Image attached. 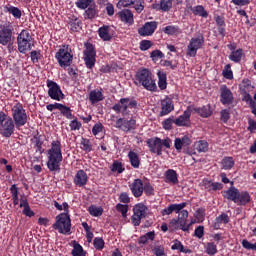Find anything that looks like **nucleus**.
Segmentation results:
<instances>
[{
    "instance_id": "72a5a7b5",
    "label": "nucleus",
    "mask_w": 256,
    "mask_h": 256,
    "mask_svg": "<svg viewBox=\"0 0 256 256\" xmlns=\"http://www.w3.org/2000/svg\"><path fill=\"white\" fill-rule=\"evenodd\" d=\"M111 26L109 25H103L98 29V35L102 41H111L113 39V36L111 35Z\"/></svg>"
},
{
    "instance_id": "864d4df0",
    "label": "nucleus",
    "mask_w": 256,
    "mask_h": 256,
    "mask_svg": "<svg viewBox=\"0 0 256 256\" xmlns=\"http://www.w3.org/2000/svg\"><path fill=\"white\" fill-rule=\"evenodd\" d=\"M150 59L153 63H157L160 59H165V54L161 50L156 49L150 53Z\"/></svg>"
},
{
    "instance_id": "b1692460",
    "label": "nucleus",
    "mask_w": 256,
    "mask_h": 256,
    "mask_svg": "<svg viewBox=\"0 0 256 256\" xmlns=\"http://www.w3.org/2000/svg\"><path fill=\"white\" fill-rule=\"evenodd\" d=\"M91 105H97V103H101V101L105 100V95L103 94V88H96L89 92L88 97Z\"/></svg>"
},
{
    "instance_id": "bf43d9fd",
    "label": "nucleus",
    "mask_w": 256,
    "mask_h": 256,
    "mask_svg": "<svg viewBox=\"0 0 256 256\" xmlns=\"http://www.w3.org/2000/svg\"><path fill=\"white\" fill-rule=\"evenodd\" d=\"M93 245L97 251H101L102 249H105V240L101 237H96L93 240Z\"/></svg>"
},
{
    "instance_id": "c03bdc74",
    "label": "nucleus",
    "mask_w": 256,
    "mask_h": 256,
    "mask_svg": "<svg viewBox=\"0 0 256 256\" xmlns=\"http://www.w3.org/2000/svg\"><path fill=\"white\" fill-rule=\"evenodd\" d=\"M243 55V49L239 48L236 51L231 52L230 55L228 56V59H230V61H233V63H241Z\"/></svg>"
},
{
    "instance_id": "a19ab883",
    "label": "nucleus",
    "mask_w": 256,
    "mask_h": 256,
    "mask_svg": "<svg viewBox=\"0 0 256 256\" xmlns=\"http://www.w3.org/2000/svg\"><path fill=\"white\" fill-rule=\"evenodd\" d=\"M163 33H165V35L177 37V35H181V28L176 25H168L163 28Z\"/></svg>"
},
{
    "instance_id": "dca6fc26",
    "label": "nucleus",
    "mask_w": 256,
    "mask_h": 256,
    "mask_svg": "<svg viewBox=\"0 0 256 256\" xmlns=\"http://www.w3.org/2000/svg\"><path fill=\"white\" fill-rule=\"evenodd\" d=\"M145 0H119L116 7L118 9H123V7H130V5H134V9L137 13H142L143 9H145Z\"/></svg>"
},
{
    "instance_id": "680f3d73",
    "label": "nucleus",
    "mask_w": 256,
    "mask_h": 256,
    "mask_svg": "<svg viewBox=\"0 0 256 256\" xmlns=\"http://www.w3.org/2000/svg\"><path fill=\"white\" fill-rule=\"evenodd\" d=\"M42 57L43 55H41V51L33 50L30 52V59L34 65H37Z\"/></svg>"
},
{
    "instance_id": "774afa93",
    "label": "nucleus",
    "mask_w": 256,
    "mask_h": 256,
    "mask_svg": "<svg viewBox=\"0 0 256 256\" xmlns=\"http://www.w3.org/2000/svg\"><path fill=\"white\" fill-rule=\"evenodd\" d=\"M152 253L155 256H165V247H163L162 245L155 246L152 249Z\"/></svg>"
},
{
    "instance_id": "412c9836",
    "label": "nucleus",
    "mask_w": 256,
    "mask_h": 256,
    "mask_svg": "<svg viewBox=\"0 0 256 256\" xmlns=\"http://www.w3.org/2000/svg\"><path fill=\"white\" fill-rule=\"evenodd\" d=\"M128 187L132 193V195L136 198L139 199V197L143 196V180L137 178L134 179L132 183L128 184Z\"/></svg>"
},
{
    "instance_id": "69168bd1",
    "label": "nucleus",
    "mask_w": 256,
    "mask_h": 256,
    "mask_svg": "<svg viewBox=\"0 0 256 256\" xmlns=\"http://www.w3.org/2000/svg\"><path fill=\"white\" fill-rule=\"evenodd\" d=\"M153 47V42L150 40H142L140 42V51H149Z\"/></svg>"
},
{
    "instance_id": "e2e57ef3",
    "label": "nucleus",
    "mask_w": 256,
    "mask_h": 256,
    "mask_svg": "<svg viewBox=\"0 0 256 256\" xmlns=\"http://www.w3.org/2000/svg\"><path fill=\"white\" fill-rule=\"evenodd\" d=\"M173 123H175V120H173L172 116L162 122V127L165 131H171L173 129Z\"/></svg>"
},
{
    "instance_id": "0eeeda50",
    "label": "nucleus",
    "mask_w": 256,
    "mask_h": 256,
    "mask_svg": "<svg viewBox=\"0 0 256 256\" xmlns=\"http://www.w3.org/2000/svg\"><path fill=\"white\" fill-rule=\"evenodd\" d=\"M147 147L149 148L150 153H154L161 157L163 155V147L165 149H171V140L170 138H166L162 140L159 137L150 138L146 141Z\"/></svg>"
},
{
    "instance_id": "338daca9",
    "label": "nucleus",
    "mask_w": 256,
    "mask_h": 256,
    "mask_svg": "<svg viewBox=\"0 0 256 256\" xmlns=\"http://www.w3.org/2000/svg\"><path fill=\"white\" fill-rule=\"evenodd\" d=\"M242 247L247 249V251H256V242L252 244L247 239L242 240Z\"/></svg>"
},
{
    "instance_id": "7ed1b4c3",
    "label": "nucleus",
    "mask_w": 256,
    "mask_h": 256,
    "mask_svg": "<svg viewBox=\"0 0 256 256\" xmlns=\"http://www.w3.org/2000/svg\"><path fill=\"white\" fill-rule=\"evenodd\" d=\"M135 85H141L146 91L157 93V83L153 79V73L149 68H139L135 74Z\"/></svg>"
},
{
    "instance_id": "c85d7f7f",
    "label": "nucleus",
    "mask_w": 256,
    "mask_h": 256,
    "mask_svg": "<svg viewBox=\"0 0 256 256\" xmlns=\"http://www.w3.org/2000/svg\"><path fill=\"white\" fill-rule=\"evenodd\" d=\"M186 7L196 17H202L203 19H207V17H209V12H207V10H205V7L203 5H197V6L193 7L191 4H187Z\"/></svg>"
},
{
    "instance_id": "cd10ccee",
    "label": "nucleus",
    "mask_w": 256,
    "mask_h": 256,
    "mask_svg": "<svg viewBox=\"0 0 256 256\" xmlns=\"http://www.w3.org/2000/svg\"><path fill=\"white\" fill-rule=\"evenodd\" d=\"M203 186L208 193H215V191H221L223 189V183L213 182V180H203Z\"/></svg>"
},
{
    "instance_id": "4468645a",
    "label": "nucleus",
    "mask_w": 256,
    "mask_h": 256,
    "mask_svg": "<svg viewBox=\"0 0 256 256\" xmlns=\"http://www.w3.org/2000/svg\"><path fill=\"white\" fill-rule=\"evenodd\" d=\"M46 85L48 88V97H50V99H53V101H63V99H65V94L57 82L48 79Z\"/></svg>"
},
{
    "instance_id": "f3484780",
    "label": "nucleus",
    "mask_w": 256,
    "mask_h": 256,
    "mask_svg": "<svg viewBox=\"0 0 256 256\" xmlns=\"http://www.w3.org/2000/svg\"><path fill=\"white\" fill-rule=\"evenodd\" d=\"M11 37H13V26L0 25V45H9Z\"/></svg>"
},
{
    "instance_id": "2eb2a0df",
    "label": "nucleus",
    "mask_w": 256,
    "mask_h": 256,
    "mask_svg": "<svg viewBox=\"0 0 256 256\" xmlns=\"http://www.w3.org/2000/svg\"><path fill=\"white\" fill-rule=\"evenodd\" d=\"M193 113V105L187 107V109L174 120L177 127H191V114Z\"/></svg>"
},
{
    "instance_id": "4d7b16f0",
    "label": "nucleus",
    "mask_w": 256,
    "mask_h": 256,
    "mask_svg": "<svg viewBox=\"0 0 256 256\" xmlns=\"http://www.w3.org/2000/svg\"><path fill=\"white\" fill-rule=\"evenodd\" d=\"M251 89H253V86H251V80L244 79L242 81V86L240 87L241 93H250Z\"/></svg>"
},
{
    "instance_id": "de8ad7c7",
    "label": "nucleus",
    "mask_w": 256,
    "mask_h": 256,
    "mask_svg": "<svg viewBox=\"0 0 256 256\" xmlns=\"http://www.w3.org/2000/svg\"><path fill=\"white\" fill-rule=\"evenodd\" d=\"M195 148L199 153H207L209 151V143L205 140H200L196 142Z\"/></svg>"
},
{
    "instance_id": "2f4dec72",
    "label": "nucleus",
    "mask_w": 256,
    "mask_h": 256,
    "mask_svg": "<svg viewBox=\"0 0 256 256\" xmlns=\"http://www.w3.org/2000/svg\"><path fill=\"white\" fill-rule=\"evenodd\" d=\"M253 199L251 198V194L247 191L238 192V198L236 200V205H240L241 207H245V205H249Z\"/></svg>"
},
{
    "instance_id": "0e129e2a",
    "label": "nucleus",
    "mask_w": 256,
    "mask_h": 256,
    "mask_svg": "<svg viewBox=\"0 0 256 256\" xmlns=\"http://www.w3.org/2000/svg\"><path fill=\"white\" fill-rule=\"evenodd\" d=\"M111 171L113 172H117V173H123V171H125V167H123V164L119 161H114L112 164V169Z\"/></svg>"
},
{
    "instance_id": "f257e3e1",
    "label": "nucleus",
    "mask_w": 256,
    "mask_h": 256,
    "mask_svg": "<svg viewBox=\"0 0 256 256\" xmlns=\"http://www.w3.org/2000/svg\"><path fill=\"white\" fill-rule=\"evenodd\" d=\"M139 102L135 97L121 98L118 103L112 106L117 115L122 113V118H118L115 122L116 129L123 131L124 133H133L137 129V117L131 114L129 109H137Z\"/></svg>"
},
{
    "instance_id": "9b49d317",
    "label": "nucleus",
    "mask_w": 256,
    "mask_h": 256,
    "mask_svg": "<svg viewBox=\"0 0 256 256\" xmlns=\"http://www.w3.org/2000/svg\"><path fill=\"white\" fill-rule=\"evenodd\" d=\"M203 45H205V36H203V33L192 37L187 45V57H197V51L203 49Z\"/></svg>"
},
{
    "instance_id": "ea45409f",
    "label": "nucleus",
    "mask_w": 256,
    "mask_h": 256,
    "mask_svg": "<svg viewBox=\"0 0 256 256\" xmlns=\"http://www.w3.org/2000/svg\"><path fill=\"white\" fill-rule=\"evenodd\" d=\"M165 177L167 183H172L173 185H177V183H179V176L177 175V171L173 169H168L165 172Z\"/></svg>"
},
{
    "instance_id": "6e6552de",
    "label": "nucleus",
    "mask_w": 256,
    "mask_h": 256,
    "mask_svg": "<svg viewBox=\"0 0 256 256\" xmlns=\"http://www.w3.org/2000/svg\"><path fill=\"white\" fill-rule=\"evenodd\" d=\"M188 217H189V211L182 210L178 215L177 219L173 218L169 222L170 231H179L180 229L181 231L188 232L189 229L191 228V225H193V222H190L189 224H187Z\"/></svg>"
},
{
    "instance_id": "ddd939ff",
    "label": "nucleus",
    "mask_w": 256,
    "mask_h": 256,
    "mask_svg": "<svg viewBox=\"0 0 256 256\" xmlns=\"http://www.w3.org/2000/svg\"><path fill=\"white\" fill-rule=\"evenodd\" d=\"M83 60L87 69H93L95 63H97V51L95 50V46L90 42L85 43Z\"/></svg>"
},
{
    "instance_id": "473e14b6",
    "label": "nucleus",
    "mask_w": 256,
    "mask_h": 256,
    "mask_svg": "<svg viewBox=\"0 0 256 256\" xmlns=\"http://www.w3.org/2000/svg\"><path fill=\"white\" fill-rule=\"evenodd\" d=\"M230 185L232 186L225 191L224 198L227 199L228 201H233V203H237L239 190L237 189V187L233 186V182H230Z\"/></svg>"
},
{
    "instance_id": "f8f14e48",
    "label": "nucleus",
    "mask_w": 256,
    "mask_h": 256,
    "mask_svg": "<svg viewBox=\"0 0 256 256\" xmlns=\"http://www.w3.org/2000/svg\"><path fill=\"white\" fill-rule=\"evenodd\" d=\"M12 120L17 129L27 125V112L23 109V104L17 103L12 107Z\"/></svg>"
},
{
    "instance_id": "4be33fe9",
    "label": "nucleus",
    "mask_w": 256,
    "mask_h": 256,
    "mask_svg": "<svg viewBox=\"0 0 256 256\" xmlns=\"http://www.w3.org/2000/svg\"><path fill=\"white\" fill-rule=\"evenodd\" d=\"M116 15L120 19V21L125 25H128V27H131L135 23L133 12L129 9H123L122 11L118 12Z\"/></svg>"
},
{
    "instance_id": "58836bf2",
    "label": "nucleus",
    "mask_w": 256,
    "mask_h": 256,
    "mask_svg": "<svg viewBox=\"0 0 256 256\" xmlns=\"http://www.w3.org/2000/svg\"><path fill=\"white\" fill-rule=\"evenodd\" d=\"M158 77V87L160 91H165L167 89V73L159 70L157 72Z\"/></svg>"
},
{
    "instance_id": "79ce46f5",
    "label": "nucleus",
    "mask_w": 256,
    "mask_h": 256,
    "mask_svg": "<svg viewBox=\"0 0 256 256\" xmlns=\"http://www.w3.org/2000/svg\"><path fill=\"white\" fill-rule=\"evenodd\" d=\"M148 241H155V231L147 232L138 238V245H147Z\"/></svg>"
},
{
    "instance_id": "f704fd0d",
    "label": "nucleus",
    "mask_w": 256,
    "mask_h": 256,
    "mask_svg": "<svg viewBox=\"0 0 256 256\" xmlns=\"http://www.w3.org/2000/svg\"><path fill=\"white\" fill-rule=\"evenodd\" d=\"M148 211H149V208L143 203L135 204V206L133 207V213L135 215H138L139 217H142L143 219L147 217Z\"/></svg>"
},
{
    "instance_id": "393cba45",
    "label": "nucleus",
    "mask_w": 256,
    "mask_h": 256,
    "mask_svg": "<svg viewBox=\"0 0 256 256\" xmlns=\"http://www.w3.org/2000/svg\"><path fill=\"white\" fill-rule=\"evenodd\" d=\"M73 183L76 187H85V185L89 183V176H87V172H85V170H78L74 176Z\"/></svg>"
},
{
    "instance_id": "37998d69",
    "label": "nucleus",
    "mask_w": 256,
    "mask_h": 256,
    "mask_svg": "<svg viewBox=\"0 0 256 256\" xmlns=\"http://www.w3.org/2000/svg\"><path fill=\"white\" fill-rule=\"evenodd\" d=\"M58 111H60L61 115H63V117H65L66 119H75V115H73V110H71V107H68L65 104H60V108H58Z\"/></svg>"
},
{
    "instance_id": "1a4fd4ad",
    "label": "nucleus",
    "mask_w": 256,
    "mask_h": 256,
    "mask_svg": "<svg viewBox=\"0 0 256 256\" xmlns=\"http://www.w3.org/2000/svg\"><path fill=\"white\" fill-rule=\"evenodd\" d=\"M33 36L29 33V30L23 29L17 36V46L19 53L25 55L28 51H31L34 46Z\"/></svg>"
},
{
    "instance_id": "f03ea898",
    "label": "nucleus",
    "mask_w": 256,
    "mask_h": 256,
    "mask_svg": "<svg viewBox=\"0 0 256 256\" xmlns=\"http://www.w3.org/2000/svg\"><path fill=\"white\" fill-rule=\"evenodd\" d=\"M48 161L47 168L51 173L61 171V162L63 161V151L61 150V140H54L51 148L47 151Z\"/></svg>"
},
{
    "instance_id": "9d476101",
    "label": "nucleus",
    "mask_w": 256,
    "mask_h": 256,
    "mask_svg": "<svg viewBox=\"0 0 256 256\" xmlns=\"http://www.w3.org/2000/svg\"><path fill=\"white\" fill-rule=\"evenodd\" d=\"M15 122H13V118L7 116L5 112L0 111V135L9 139L11 135L15 133Z\"/></svg>"
},
{
    "instance_id": "8fccbe9b",
    "label": "nucleus",
    "mask_w": 256,
    "mask_h": 256,
    "mask_svg": "<svg viewBox=\"0 0 256 256\" xmlns=\"http://www.w3.org/2000/svg\"><path fill=\"white\" fill-rule=\"evenodd\" d=\"M82 151H85V153H91L93 151V145L91 144V140L87 138H82L80 142Z\"/></svg>"
},
{
    "instance_id": "6e6d98bb",
    "label": "nucleus",
    "mask_w": 256,
    "mask_h": 256,
    "mask_svg": "<svg viewBox=\"0 0 256 256\" xmlns=\"http://www.w3.org/2000/svg\"><path fill=\"white\" fill-rule=\"evenodd\" d=\"M143 192L145 193V195L147 197H151V196L155 195V188L153 187V185H151L150 182H146L143 185Z\"/></svg>"
},
{
    "instance_id": "20e7f679",
    "label": "nucleus",
    "mask_w": 256,
    "mask_h": 256,
    "mask_svg": "<svg viewBox=\"0 0 256 256\" xmlns=\"http://www.w3.org/2000/svg\"><path fill=\"white\" fill-rule=\"evenodd\" d=\"M75 6L77 9L84 11L83 17L86 20L91 21L99 16V10L97 9L95 0H77Z\"/></svg>"
},
{
    "instance_id": "bb28decb",
    "label": "nucleus",
    "mask_w": 256,
    "mask_h": 256,
    "mask_svg": "<svg viewBox=\"0 0 256 256\" xmlns=\"http://www.w3.org/2000/svg\"><path fill=\"white\" fill-rule=\"evenodd\" d=\"M68 25L70 27V31H73L74 33H78V31L83 29V21L75 15L68 17Z\"/></svg>"
},
{
    "instance_id": "c9c22d12",
    "label": "nucleus",
    "mask_w": 256,
    "mask_h": 256,
    "mask_svg": "<svg viewBox=\"0 0 256 256\" xmlns=\"http://www.w3.org/2000/svg\"><path fill=\"white\" fill-rule=\"evenodd\" d=\"M221 169H224V171H231L235 167V159L231 156H225L221 162Z\"/></svg>"
},
{
    "instance_id": "603ef678",
    "label": "nucleus",
    "mask_w": 256,
    "mask_h": 256,
    "mask_svg": "<svg viewBox=\"0 0 256 256\" xmlns=\"http://www.w3.org/2000/svg\"><path fill=\"white\" fill-rule=\"evenodd\" d=\"M205 253L210 256L217 255V244L215 242H208L205 245Z\"/></svg>"
},
{
    "instance_id": "39448f33",
    "label": "nucleus",
    "mask_w": 256,
    "mask_h": 256,
    "mask_svg": "<svg viewBox=\"0 0 256 256\" xmlns=\"http://www.w3.org/2000/svg\"><path fill=\"white\" fill-rule=\"evenodd\" d=\"M55 59L62 69L73 65V50L70 45H62L55 54Z\"/></svg>"
},
{
    "instance_id": "7c9ffc66",
    "label": "nucleus",
    "mask_w": 256,
    "mask_h": 256,
    "mask_svg": "<svg viewBox=\"0 0 256 256\" xmlns=\"http://www.w3.org/2000/svg\"><path fill=\"white\" fill-rule=\"evenodd\" d=\"M191 137L185 135L182 138H175L174 147L178 153H181L183 147H189L191 145Z\"/></svg>"
},
{
    "instance_id": "052dcab7",
    "label": "nucleus",
    "mask_w": 256,
    "mask_h": 256,
    "mask_svg": "<svg viewBox=\"0 0 256 256\" xmlns=\"http://www.w3.org/2000/svg\"><path fill=\"white\" fill-rule=\"evenodd\" d=\"M222 75L224 79H228L229 81H231V79H233V70H231V64H227L223 71H222Z\"/></svg>"
},
{
    "instance_id": "4c0bfd02",
    "label": "nucleus",
    "mask_w": 256,
    "mask_h": 256,
    "mask_svg": "<svg viewBox=\"0 0 256 256\" xmlns=\"http://www.w3.org/2000/svg\"><path fill=\"white\" fill-rule=\"evenodd\" d=\"M72 252L71 255L72 256H87V251H85L83 249V246H81V244H79L77 241L73 240L72 241Z\"/></svg>"
},
{
    "instance_id": "09e8293b",
    "label": "nucleus",
    "mask_w": 256,
    "mask_h": 256,
    "mask_svg": "<svg viewBox=\"0 0 256 256\" xmlns=\"http://www.w3.org/2000/svg\"><path fill=\"white\" fill-rule=\"evenodd\" d=\"M88 213L92 217H101V215H103V207H97L95 205H91L88 207Z\"/></svg>"
},
{
    "instance_id": "3c124183",
    "label": "nucleus",
    "mask_w": 256,
    "mask_h": 256,
    "mask_svg": "<svg viewBox=\"0 0 256 256\" xmlns=\"http://www.w3.org/2000/svg\"><path fill=\"white\" fill-rule=\"evenodd\" d=\"M10 193L12 195L13 205H19V188H17L16 184L10 187Z\"/></svg>"
},
{
    "instance_id": "423d86ee",
    "label": "nucleus",
    "mask_w": 256,
    "mask_h": 256,
    "mask_svg": "<svg viewBox=\"0 0 256 256\" xmlns=\"http://www.w3.org/2000/svg\"><path fill=\"white\" fill-rule=\"evenodd\" d=\"M52 228L61 235H71V216L67 213L58 214Z\"/></svg>"
},
{
    "instance_id": "a18cd8bd",
    "label": "nucleus",
    "mask_w": 256,
    "mask_h": 256,
    "mask_svg": "<svg viewBox=\"0 0 256 256\" xmlns=\"http://www.w3.org/2000/svg\"><path fill=\"white\" fill-rule=\"evenodd\" d=\"M7 13H9L10 15H12L14 17V19H21L23 13L21 12V9L13 6V5H9L5 7Z\"/></svg>"
},
{
    "instance_id": "13d9d810",
    "label": "nucleus",
    "mask_w": 256,
    "mask_h": 256,
    "mask_svg": "<svg viewBox=\"0 0 256 256\" xmlns=\"http://www.w3.org/2000/svg\"><path fill=\"white\" fill-rule=\"evenodd\" d=\"M116 211H118V213H121L122 217L125 219L129 211V205L118 203L116 205Z\"/></svg>"
},
{
    "instance_id": "5fc2aeb1",
    "label": "nucleus",
    "mask_w": 256,
    "mask_h": 256,
    "mask_svg": "<svg viewBox=\"0 0 256 256\" xmlns=\"http://www.w3.org/2000/svg\"><path fill=\"white\" fill-rule=\"evenodd\" d=\"M72 119L69 123L70 131H80L83 124L77 119V116H74Z\"/></svg>"
},
{
    "instance_id": "5701e85b",
    "label": "nucleus",
    "mask_w": 256,
    "mask_h": 256,
    "mask_svg": "<svg viewBox=\"0 0 256 256\" xmlns=\"http://www.w3.org/2000/svg\"><path fill=\"white\" fill-rule=\"evenodd\" d=\"M187 207V202H182L180 204H170L168 207L161 210V215L165 217L166 215H171L172 213H181Z\"/></svg>"
},
{
    "instance_id": "aec40b11",
    "label": "nucleus",
    "mask_w": 256,
    "mask_h": 256,
    "mask_svg": "<svg viewBox=\"0 0 256 256\" xmlns=\"http://www.w3.org/2000/svg\"><path fill=\"white\" fill-rule=\"evenodd\" d=\"M160 105V117H165V115H169V113L175 110V104H173V99L169 96H165V98L161 100Z\"/></svg>"
},
{
    "instance_id": "e433bc0d",
    "label": "nucleus",
    "mask_w": 256,
    "mask_h": 256,
    "mask_svg": "<svg viewBox=\"0 0 256 256\" xmlns=\"http://www.w3.org/2000/svg\"><path fill=\"white\" fill-rule=\"evenodd\" d=\"M128 158H129V161H130V165L134 169H139V167L141 165V158H139V154H137V152L130 151L128 153Z\"/></svg>"
},
{
    "instance_id": "a211bd4d",
    "label": "nucleus",
    "mask_w": 256,
    "mask_h": 256,
    "mask_svg": "<svg viewBox=\"0 0 256 256\" xmlns=\"http://www.w3.org/2000/svg\"><path fill=\"white\" fill-rule=\"evenodd\" d=\"M235 97H233V92L227 87V85H222L220 87V103L222 105H233Z\"/></svg>"
},
{
    "instance_id": "c756f323",
    "label": "nucleus",
    "mask_w": 256,
    "mask_h": 256,
    "mask_svg": "<svg viewBox=\"0 0 256 256\" xmlns=\"http://www.w3.org/2000/svg\"><path fill=\"white\" fill-rule=\"evenodd\" d=\"M192 113H197L200 117L207 119L213 115V111L211 110V104H207L206 106L202 107H194L192 106Z\"/></svg>"
},
{
    "instance_id": "49530a36",
    "label": "nucleus",
    "mask_w": 256,
    "mask_h": 256,
    "mask_svg": "<svg viewBox=\"0 0 256 256\" xmlns=\"http://www.w3.org/2000/svg\"><path fill=\"white\" fill-rule=\"evenodd\" d=\"M229 223V215L227 213H222L218 217H216V223L214 225L215 229H219V225L224 224L227 225Z\"/></svg>"
},
{
    "instance_id": "a878e982",
    "label": "nucleus",
    "mask_w": 256,
    "mask_h": 256,
    "mask_svg": "<svg viewBox=\"0 0 256 256\" xmlns=\"http://www.w3.org/2000/svg\"><path fill=\"white\" fill-rule=\"evenodd\" d=\"M152 9L155 11H162L163 13H169V10L173 9V0H160V3L152 4Z\"/></svg>"
},
{
    "instance_id": "6ab92c4d",
    "label": "nucleus",
    "mask_w": 256,
    "mask_h": 256,
    "mask_svg": "<svg viewBox=\"0 0 256 256\" xmlns=\"http://www.w3.org/2000/svg\"><path fill=\"white\" fill-rule=\"evenodd\" d=\"M157 21L146 22L142 27L138 29L140 37H151L155 31H157Z\"/></svg>"
}]
</instances>
